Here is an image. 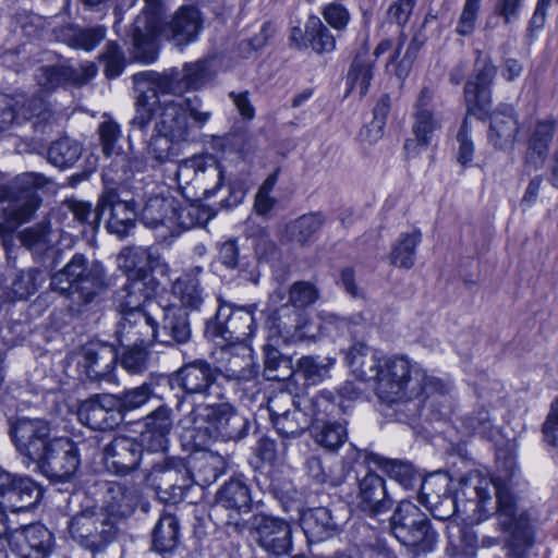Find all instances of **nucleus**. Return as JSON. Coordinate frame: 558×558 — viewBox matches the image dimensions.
Masks as SVG:
<instances>
[{
    "instance_id": "nucleus-1",
    "label": "nucleus",
    "mask_w": 558,
    "mask_h": 558,
    "mask_svg": "<svg viewBox=\"0 0 558 558\" xmlns=\"http://www.w3.org/2000/svg\"><path fill=\"white\" fill-rule=\"evenodd\" d=\"M490 488L497 498L498 526L509 533L506 541L508 558H524L535 543L532 515L499 481L490 483L476 473H470L459 480L454 496L448 495L438 502H427L435 519L449 520L458 512L463 520L481 521L495 509Z\"/></svg>"
},
{
    "instance_id": "nucleus-2",
    "label": "nucleus",
    "mask_w": 558,
    "mask_h": 558,
    "mask_svg": "<svg viewBox=\"0 0 558 558\" xmlns=\"http://www.w3.org/2000/svg\"><path fill=\"white\" fill-rule=\"evenodd\" d=\"M140 493L135 486L109 483L101 507L85 506L68 522L69 535L77 545L92 553L105 550L122 532V524L135 511Z\"/></svg>"
},
{
    "instance_id": "nucleus-3",
    "label": "nucleus",
    "mask_w": 558,
    "mask_h": 558,
    "mask_svg": "<svg viewBox=\"0 0 558 558\" xmlns=\"http://www.w3.org/2000/svg\"><path fill=\"white\" fill-rule=\"evenodd\" d=\"M214 76L213 60L201 59L185 63L182 74L175 70L168 73L143 71L132 76L136 93L135 124L145 126L151 117V105L156 102V93L181 95L189 89L203 87Z\"/></svg>"
},
{
    "instance_id": "nucleus-4",
    "label": "nucleus",
    "mask_w": 558,
    "mask_h": 558,
    "mask_svg": "<svg viewBox=\"0 0 558 558\" xmlns=\"http://www.w3.org/2000/svg\"><path fill=\"white\" fill-rule=\"evenodd\" d=\"M50 287L61 294H73L74 304L69 310L80 315L99 303L110 282L101 263L89 262L85 255L76 253L62 269L51 276Z\"/></svg>"
},
{
    "instance_id": "nucleus-5",
    "label": "nucleus",
    "mask_w": 558,
    "mask_h": 558,
    "mask_svg": "<svg viewBox=\"0 0 558 558\" xmlns=\"http://www.w3.org/2000/svg\"><path fill=\"white\" fill-rule=\"evenodd\" d=\"M436 387V379L427 376L416 363L395 355L385 357L375 390L379 399L392 403L418 398Z\"/></svg>"
},
{
    "instance_id": "nucleus-6",
    "label": "nucleus",
    "mask_w": 558,
    "mask_h": 558,
    "mask_svg": "<svg viewBox=\"0 0 558 558\" xmlns=\"http://www.w3.org/2000/svg\"><path fill=\"white\" fill-rule=\"evenodd\" d=\"M289 308H283L278 316H271L267 322L268 336L264 347V374L269 380H283L292 374L289 366L290 361L281 355L278 347L281 343H295L308 337V332L304 331L301 314L294 311L292 315H289Z\"/></svg>"
},
{
    "instance_id": "nucleus-7",
    "label": "nucleus",
    "mask_w": 558,
    "mask_h": 558,
    "mask_svg": "<svg viewBox=\"0 0 558 558\" xmlns=\"http://www.w3.org/2000/svg\"><path fill=\"white\" fill-rule=\"evenodd\" d=\"M392 535L404 546L417 551H432L437 543V533L426 514L410 500L398 504L390 518Z\"/></svg>"
},
{
    "instance_id": "nucleus-8",
    "label": "nucleus",
    "mask_w": 558,
    "mask_h": 558,
    "mask_svg": "<svg viewBox=\"0 0 558 558\" xmlns=\"http://www.w3.org/2000/svg\"><path fill=\"white\" fill-rule=\"evenodd\" d=\"M227 523L239 533L246 529L255 544L268 554L282 556L292 550V526L286 519L257 512L245 522H232L230 518Z\"/></svg>"
},
{
    "instance_id": "nucleus-9",
    "label": "nucleus",
    "mask_w": 558,
    "mask_h": 558,
    "mask_svg": "<svg viewBox=\"0 0 558 558\" xmlns=\"http://www.w3.org/2000/svg\"><path fill=\"white\" fill-rule=\"evenodd\" d=\"M146 478L158 494L168 502L182 501L194 485L192 470L186 461L179 457L160 458L144 468Z\"/></svg>"
},
{
    "instance_id": "nucleus-10",
    "label": "nucleus",
    "mask_w": 558,
    "mask_h": 558,
    "mask_svg": "<svg viewBox=\"0 0 558 558\" xmlns=\"http://www.w3.org/2000/svg\"><path fill=\"white\" fill-rule=\"evenodd\" d=\"M171 381L186 395L202 396L207 403L226 399L220 369L203 359L183 364L173 373Z\"/></svg>"
},
{
    "instance_id": "nucleus-11",
    "label": "nucleus",
    "mask_w": 558,
    "mask_h": 558,
    "mask_svg": "<svg viewBox=\"0 0 558 558\" xmlns=\"http://www.w3.org/2000/svg\"><path fill=\"white\" fill-rule=\"evenodd\" d=\"M46 183V177L31 172L14 186H0V211L9 223L19 225L32 218L41 202L37 190Z\"/></svg>"
},
{
    "instance_id": "nucleus-12",
    "label": "nucleus",
    "mask_w": 558,
    "mask_h": 558,
    "mask_svg": "<svg viewBox=\"0 0 558 558\" xmlns=\"http://www.w3.org/2000/svg\"><path fill=\"white\" fill-rule=\"evenodd\" d=\"M175 180L180 189L192 187L210 198L223 184V169L213 155L193 156L177 165Z\"/></svg>"
},
{
    "instance_id": "nucleus-13",
    "label": "nucleus",
    "mask_w": 558,
    "mask_h": 558,
    "mask_svg": "<svg viewBox=\"0 0 558 558\" xmlns=\"http://www.w3.org/2000/svg\"><path fill=\"white\" fill-rule=\"evenodd\" d=\"M99 210L108 213L107 230L120 238L128 235L134 227L137 209L130 193L121 190L120 185L104 173V191L99 195Z\"/></svg>"
},
{
    "instance_id": "nucleus-14",
    "label": "nucleus",
    "mask_w": 558,
    "mask_h": 558,
    "mask_svg": "<svg viewBox=\"0 0 558 558\" xmlns=\"http://www.w3.org/2000/svg\"><path fill=\"white\" fill-rule=\"evenodd\" d=\"M253 312L246 307L220 305L215 317L207 322L205 332L214 341H225L230 345L246 344L254 331Z\"/></svg>"
},
{
    "instance_id": "nucleus-15",
    "label": "nucleus",
    "mask_w": 558,
    "mask_h": 558,
    "mask_svg": "<svg viewBox=\"0 0 558 558\" xmlns=\"http://www.w3.org/2000/svg\"><path fill=\"white\" fill-rule=\"evenodd\" d=\"M192 207L182 208L173 197L155 196L144 205L141 214L143 223L153 230H160V236L173 235L179 228L193 226Z\"/></svg>"
},
{
    "instance_id": "nucleus-16",
    "label": "nucleus",
    "mask_w": 558,
    "mask_h": 558,
    "mask_svg": "<svg viewBox=\"0 0 558 558\" xmlns=\"http://www.w3.org/2000/svg\"><path fill=\"white\" fill-rule=\"evenodd\" d=\"M9 435L16 451L34 462L50 444L51 425L43 417L12 416L8 420Z\"/></svg>"
},
{
    "instance_id": "nucleus-17",
    "label": "nucleus",
    "mask_w": 558,
    "mask_h": 558,
    "mask_svg": "<svg viewBox=\"0 0 558 558\" xmlns=\"http://www.w3.org/2000/svg\"><path fill=\"white\" fill-rule=\"evenodd\" d=\"M192 414L208 421L216 437L222 441H239L248 435V420L228 402L218 401L198 405Z\"/></svg>"
},
{
    "instance_id": "nucleus-18",
    "label": "nucleus",
    "mask_w": 558,
    "mask_h": 558,
    "mask_svg": "<svg viewBox=\"0 0 558 558\" xmlns=\"http://www.w3.org/2000/svg\"><path fill=\"white\" fill-rule=\"evenodd\" d=\"M162 93H156V102L151 105V117L148 123L141 128L135 124L136 112L131 120V126L142 132L146 131L153 120H155V131L162 134L172 141L184 142L190 136V124L185 109L181 101L166 100L160 101L159 96Z\"/></svg>"
},
{
    "instance_id": "nucleus-19",
    "label": "nucleus",
    "mask_w": 558,
    "mask_h": 558,
    "mask_svg": "<svg viewBox=\"0 0 558 558\" xmlns=\"http://www.w3.org/2000/svg\"><path fill=\"white\" fill-rule=\"evenodd\" d=\"M19 239L34 259L47 269H52L62 260V251L57 246L61 239V229L53 228L50 221H41L25 228Z\"/></svg>"
},
{
    "instance_id": "nucleus-20",
    "label": "nucleus",
    "mask_w": 558,
    "mask_h": 558,
    "mask_svg": "<svg viewBox=\"0 0 558 558\" xmlns=\"http://www.w3.org/2000/svg\"><path fill=\"white\" fill-rule=\"evenodd\" d=\"M34 463L49 478L65 482L78 469L80 458L76 445L66 437H54Z\"/></svg>"
},
{
    "instance_id": "nucleus-21",
    "label": "nucleus",
    "mask_w": 558,
    "mask_h": 558,
    "mask_svg": "<svg viewBox=\"0 0 558 558\" xmlns=\"http://www.w3.org/2000/svg\"><path fill=\"white\" fill-rule=\"evenodd\" d=\"M5 541L19 558H49L56 546L52 532L39 523L9 527Z\"/></svg>"
},
{
    "instance_id": "nucleus-22",
    "label": "nucleus",
    "mask_w": 558,
    "mask_h": 558,
    "mask_svg": "<svg viewBox=\"0 0 558 558\" xmlns=\"http://www.w3.org/2000/svg\"><path fill=\"white\" fill-rule=\"evenodd\" d=\"M433 97V92L424 87L416 100L412 124L414 138H408L404 143V150L410 157L425 150L430 145L434 133L441 128V121L432 105Z\"/></svg>"
},
{
    "instance_id": "nucleus-23",
    "label": "nucleus",
    "mask_w": 558,
    "mask_h": 558,
    "mask_svg": "<svg viewBox=\"0 0 558 558\" xmlns=\"http://www.w3.org/2000/svg\"><path fill=\"white\" fill-rule=\"evenodd\" d=\"M165 1L145 0L143 13L134 22L133 54L142 63H151L156 60L153 39L165 11Z\"/></svg>"
},
{
    "instance_id": "nucleus-24",
    "label": "nucleus",
    "mask_w": 558,
    "mask_h": 558,
    "mask_svg": "<svg viewBox=\"0 0 558 558\" xmlns=\"http://www.w3.org/2000/svg\"><path fill=\"white\" fill-rule=\"evenodd\" d=\"M41 497L37 484L27 476H19L0 469V509L20 512L34 507Z\"/></svg>"
},
{
    "instance_id": "nucleus-25",
    "label": "nucleus",
    "mask_w": 558,
    "mask_h": 558,
    "mask_svg": "<svg viewBox=\"0 0 558 558\" xmlns=\"http://www.w3.org/2000/svg\"><path fill=\"white\" fill-rule=\"evenodd\" d=\"M157 326L155 307L146 312H130L122 315L116 335L122 347H149L157 342Z\"/></svg>"
},
{
    "instance_id": "nucleus-26",
    "label": "nucleus",
    "mask_w": 558,
    "mask_h": 558,
    "mask_svg": "<svg viewBox=\"0 0 558 558\" xmlns=\"http://www.w3.org/2000/svg\"><path fill=\"white\" fill-rule=\"evenodd\" d=\"M557 126L558 120L547 117L535 121L524 130L525 169L536 171L545 165Z\"/></svg>"
},
{
    "instance_id": "nucleus-27",
    "label": "nucleus",
    "mask_w": 558,
    "mask_h": 558,
    "mask_svg": "<svg viewBox=\"0 0 558 558\" xmlns=\"http://www.w3.org/2000/svg\"><path fill=\"white\" fill-rule=\"evenodd\" d=\"M202 28L203 17L198 9L193 5H183L174 12L168 23L159 22L153 40H156V36L160 34L175 46L183 47L194 43ZM154 46H156V41H154ZM155 49L157 50V47Z\"/></svg>"
},
{
    "instance_id": "nucleus-28",
    "label": "nucleus",
    "mask_w": 558,
    "mask_h": 558,
    "mask_svg": "<svg viewBox=\"0 0 558 558\" xmlns=\"http://www.w3.org/2000/svg\"><path fill=\"white\" fill-rule=\"evenodd\" d=\"M97 73L93 63L75 68L69 64L43 65L36 70L35 80L40 90L49 94L59 87L83 85L88 83Z\"/></svg>"
},
{
    "instance_id": "nucleus-29",
    "label": "nucleus",
    "mask_w": 558,
    "mask_h": 558,
    "mask_svg": "<svg viewBox=\"0 0 558 558\" xmlns=\"http://www.w3.org/2000/svg\"><path fill=\"white\" fill-rule=\"evenodd\" d=\"M156 311L157 342L169 347L187 343L192 337L186 311L178 304L154 305Z\"/></svg>"
},
{
    "instance_id": "nucleus-30",
    "label": "nucleus",
    "mask_w": 558,
    "mask_h": 558,
    "mask_svg": "<svg viewBox=\"0 0 558 558\" xmlns=\"http://www.w3.org/2000/svg\"><path fill=\"white\" fill-rule=\"evenodd\" d=\"M81 423L92 429H113L122 422L117 408V398L111 393L96 395L83 401L77 409Z\"/></svg>"
},
{
    "instance_id": "nucleus-31",
    "label": "nucleus",
    "mask_w": 558,
    "mask_h": 558,
    "mask_svg": "<svg viewBox=\"0 0 558 558\" xmlns=\"http://www.w3.org/2000/svg\"><path fill=\"white\" fill-rule=\"evenodd\" d=\"M104 459L109 471L118 475H126L146 462L137 439L128 436H117L104 449Z\"/></svg>"
},
{
    "instance_id": "nucleus-32",
    "label": "nucleus",
    "mask_w": 558,
    "mask_h": 558,
    "mask_svg": "<svg viewBox=\"0 0 558 558\" xmlns=\"http://www.w3.org/2000/svg\"><path fill=\"white\" fill-rule=\"evenodd\" d=\"M159 289V281L155 278H146V281L128 280L116 292L114 307L121 314L130 312H146L153 305H160L154 301Z\"/></svg>"
},
{
    "instance_id": "nucleus-33",
    "label": "nucleus",
    "mask_w": 558,
    "mask_h": 558,
    "mask_svg": "<svg viewBox=\"0 0 558 558\" xmlns=\"http://www.w3.org/2000/svg\"><path fill=\"white\" fill-rule=\"evenodd\" d=\"M356 507L364 513L376 517L389 511L393 505L386 481L374 472L357 480Z\"/></svg>"
},
{
    "instance_id": "nucleus-34",
    "label": "nucleus",
    "mask_w": 558,
    "mask_h": 558,
    "mask_svg": "<svg viewBox=\"0 0 558 558\" xmlns=\"http://www.w3.org/2000/svg\"><path fill=\"white\" fill-rule=\"evenodd\" d=\"M171 428V410L167 407H159L146 417L145 429L137 439L146 459L153 453H162L168 449Z\"/></svg>"
},
{
    "instance_id": "nucleus-35",
    "label": "nucleus",
    "mask_w": 558,
    "mask_h": 558,
    "mask_svg": "<svg viewBox=\"0 0 558 558\" xmlns=\"http://www.w3.org/2000/svg\"><path fill=\"white\" fill-rule=\"evenodd\" d=\"M162 265L161 256L154 247L124 248L118 256V266L128 280L154 278L151 271Z\"/></svg>"
},
{
    "instance_id": "nucleus-36",
    "label": "nucleus",
    "mask_w": 558,
    "mask_h": 558,
    "mask_svg": "<svg viewBox=\"0 0 558 558\" xmlns=\"http://www.w3.org/2000/svg\"><path fill=\"white\" fill-rule=\"evenodd\" d=\"M280 403H292L289 393L280 392L268 401V410L271 422L279 435L286 438H295L307 428L306 415L298 410L279 411Z\"/></svg>"
},
{
    "instance_id": "nucleus-37",
    "label": "nucleus",
    "mask_w": 558,
    "mask_h": 558,
    "mask_svg": "<svg viewBox=\"0 0 558 558\" xmlns=\"http://www.w3.org/2000/svg\"><path fill=\"white\" fill-rule=\"evenodd\" d=\"M384 356L379 351L363 342L354 343L345 355V361L352 374L362 381L374 380L380 375Z\"/></svg>"
},
{
    "instance_id": "nucleus-38",
    "label": "nucleus",
    "mask_w": 558,
    "mask_h": 558,
    "mask_svg": "<svg viewBox=\"0 0 558 558\" xmlns=\"http://www.w3.org/2000/svg\"><path fill=\"white\" fill-rule=\"evenodd\" d=\"M497 69L489 59L478 58L475 62L474 80H469L464 87L468 110L473 107L484 108L490 101L489 89Z\"/></svg>"
},
{
    "instance_id": "nucleus-39",
    "label": "nucleus",
    "mask_w": 558,
    "mask_h": 558,
    "mask_svg": "<svg viewBox=\"0 0 558 558\" xmlns=\"http://www.w3.org/2000/svg\"><path fill=\"white\" fill-rule=\"evenodd\" d=\"M202 271L203 268L201 266H194L185 270L172 282V296L184 311H199L205 301L204 288L199 282Z\"/></svg>"
},
{
    "instance_id": "nucleus-40",
    "label": "nucleus",
    "mask_w": 558,
    "mask_h": 558,
    "mask_svg": "<svg viewBox=\"0 0 558 558\" xmlns=\"http://www.w3.org/2000/svg\"><path fill=\"white\" fill-rule=\"evenodd\" d=\"M117 361L118 354L112 344L90 343L83 349L82 366L92 380L109 379Z\"/></svg>"
},
{
    "instance_id": "nucleus-41",
    "label": "nucleus",
    "mask_w": 558,
    "mask_h": 558,
    "mask_svg": "<svg viewBox=\"0 0 558 558\" xmlns=\"http://www.w3.org/2000/svg\"><path fill=\"white\" fill-rule=\"evenodd\" d=\"M518 132L519 123L511 106H505L492 114L487 138L495 148H513Z\"/></svg>"
},
{
    "instance_id": "nucleus-42",
    "label": "nucleus",
    "mask_w": 558,
    "mask_h": 558,
    "mask_svg": "<svg viewBox=\"0 0 558 558\" xmlns=\"http://www.w3.org/2000/svg\"><path fill=\"white\" fill-rule=\"evenodd\" d=\"M226 353L229 357L226 360L223 369H220L222 383L225 380L248 381L256 376L252 350L247 344L230 345Z\"/></svg>"
},
{
    "instance_id": "nucleus-43",
    "label": "nucleus",
    "mask_w": 558,
    "mask_h": 558,
    "mask_svg": "<svg viewBox=\"0 0 558 558\" xmlns=\"http://www.w3.org/2000/svg\"><path fill=\"white\" fill-rule=\"evenodd\" d=\"M216 506L236 514L251 510L252 497L243 476L231 477L216 493Z\"/></svg>"
},
{
    "instance_id": "nucleus-44",
    "label": "nucleus",
    "mask_w": 558,
    "mask_h": 558,
    "mask_svg": "<svg viewBox=\"0 0 558 558\" xmlns=\"http://www.w3.org/2000/svg\"><path fill=\"white\" fill-rule=\"evenodd\" d=\"M311 435L318 446L328 451L338 450L348 440L345 422L315 418L311 426Z\"/></svg>"
},
{
    "instance_id": "nucleus-45",
    "label": "nucleus",
    "mask_w": 558,
    "mask_h": 558,
    "mask_svg": "<svg viewBox=\"0 0 558 558\" xmlns=\"http://www.w3.org/2000/svg\"><path fill=\"white\" fill-rule=\"evenodd\" d=\"M448 545L446 555L450 558H473L476 553L477 541L474 532L450 521L447 525Z\"/></svg>"
},
{
    "instance_id": "nucleus-46",
    "label": "nucleus",
    "mask_w": 558,
    "mask_h": 558,
    "mask_svg": "<svg viewBox=\"0 0 558 558\" xmlns=\"http://www.w3.org/2000/svg\"><path fill=\"white\" fill-rule=\"evenodd\" d=\"M192 475L194 484L209 486L215 483L225 471L222 457L213 452H201L191 457Z\"/></svg>"
},
{
    "instance_id": "nucleus-47",
    "label": "nucleus",
    "mask_w": 558,
    "mask_h": 558,
    "mask_svg": "<svg viewBox=\"0 0 558 558\" xmlns=\"http://www.w3.org/2000/svg\"><path fill=\"white\" fill-rule=\"evenodd\" d=\"M302 526L308 538L322 542L333 535L337 523L327 508L318 507L302 515Z\"/></svg>"
},
{
    "instance_id": "nucleus-48",
    "label": "nucleus",
    "mask_w": 558,
    "mask_h": 558,
    "mask_svg": "<svg viewBox=\"0 0 558 558\" xmlns=\"http://www.w3.org/2000/svg\"><path fill=\"white\" fill-rule=\"evenodd\" d=\"M180 538L179 520L171 513L160 515L153 530V547L158 553H169L173 550Z\"/></svg>"
},
{
    "instance_id": "nucleus-49",
    "label": "nucleus",
    "mask_w": 558,
    "mask_h": 558,
    "mask_svg": "<svg viewBox=\"0 0 558 558\" xmlns=\"http://www.w3.org/2000/svg\"><path fill=\"white\" fill-rule=\"evenodd\" d=\"M336 359L320 355H304L296 363V371L310 385H318L330 377Z\"/></svg>"
},
{
    "instance_id": "nucleus-50",
    "label": "nucleus",
    "mask_w": 558,
    "mask_h": 558,
    "mask_svg": "<svg viewBox=\"0 0 558 558\" xmlns=\"http://www.w3.org/2000/svg\"><path fill=\"white\" fill-rule=\"evenodd\" d=\"M318 298L319 291L313 283L308 281H296L289 289V303L291 306L283 305L272 316H278L283 308L290 310L289 315H292V312L296 311L302 316L304 331H307V323L301 308L314 304Z\"/></svg>"
},
{
    "instance_id": "nucleus-51",
    "label": "nucleus",
    "mask_w": 558,
    "mask_h": 558,
    "mask_svg": "<svg viewBox=\"0 0 558 558\" xmlns=\"http://www.w3.org/2000/svg\"><path fill=\"white\" fill-rule=\"evenodd\" d=\"M461 427L465 434L478 435L485 439L493 440L499 434V427L495 424L489 412L481 407L461 418Z\"/></svg>"
},
{
    "instance_id": "nucleus-52",
    "label": "nucleus",
    "mask_w": 558,
    "mask_h": 558,
    "mask_svg": "<svg viewBox=\"0 0 558 558\" xmlns=\"http://www.w3.org/2000/svg\"><path fill=\"white\" fill-rule=\"evenodd\" d=\"M420 230L401 233L399 241L390 253V263L403 269H410L415 263L416 246L421 242Z\"/></svg>"
},
{
    "instance_id": "nucleus-53",
    "label": "nucleus",
    "mask_w": 558,
    "mask_h": 558,
    "mask_svg": "<svg viewBox=\"0 0 558 558\" xmlns=\"http://www.w3.org/2000/svg\"><path fill=\"white\" fill-rule=\"evenodd\" d=\"M15 100H19L17 105L20 118L22 122L37 119L34 122V126L38 128L43 124V132H46L47 129L51 130V125L49 123L52 118V113L49 109L48 104L41 96H33L32 98L24 99L23 97H17Z\"/></svg>"
},
{
    "instance_id": "nucleus-54",
    "label": "nucleus",
    "mask_w": 558,
    "mask_h": 558,
    "mask_svg": "<svg viewBox=\"0 0 558 558\" xmlns=\"http://www.w3.org/2000/svg\"><path fill=\"white\" fill-rule=\"evenodd\" d=\"M81 155L82 147L76 141L70 137H61L51 143L47 158L54 167L64 169L72 167Z\"/></svg>"
},
{
    "instance_id": "nucleus-55",
    "label": "nucleus",
    "mask_w": 558,
    "mask_h": 558,
    "mask_svg": "<svg viewBox=\"0 0 558 558\" xmlns=\"http://www.w3.org/2000/svg\"><path fill=\"white\" fill-rule=\"evenodd\" d=\"M324 219L318 214L303 215L286 226V233L291 241L307 243L322 228Z\"/></svg>"
},
{
    "instance_id": "nucleus-56",
    "label": "nucleus",
    "mask_w": 558,
    "mask_h": 558,
    "mask_svg": "<svg viewBox=\"0 0 558 558\" xmlns=\"http://www.w3.org/2000/svg\"><path fill=\"white\" fill-rule=\"evenodd\" d=\"M305 35L311 47L318 53L330 52L336 47V40L329 28L318 16L312 15L305 24Z\"/></svg>"
},
{
    "instance_id": "nucleus-57",
    "label": "nucleus",
    "mask_w": 558,
    "mask_h": 558,
    "mask_svg": "<svg viewBox=\"0 0 558 558\" xmlns=\"http://www.w3.org/2000/svg\"><path fill=\"white\" fill-rule=\"evenodd\" d=\"M371 461L404 487L412 486L413 481L416 478L413 466L408 462L386 459L380 456H371Z\"/></svg>"
},
{
    "instance_id": "nucleus-58",
    "label": "nucleus",
    "mask_w": 558,
    "mask_h": 558,
    "mask_svg": "<svg viewBox=\"0 0 558 558\" xmlns=\"http://www.w3.org/2000/svg\"><path fill=\"white\" fill-rule=\"evenodd\" d=\"M151 396L153 387L147 383H144L138 387L126 389L120 395H114L117 398V408L122 417L126 412L136 410L144 405Z\"/></svg>"
},
{
    "instance_id": "nucleus-59",
    "label": "nucleus",
    "mask_w": 558,
    "mask_h": 558,
    "mask_svg": "<svg viewBox=\"0 0 558 558\" xmlns=\"http://www.w3.org/2000/svg\"><path fill=\"white\" fill-rule=\"evenodd\" d=\"M171 138L157 133L151 136L146 147V157L153 162V167L171 161L178 153L175 151Z\"/></svg>"
},
{
    "instance_id": "nucleus-60",
    "label": "nucleus",
    "mask_w": 558,
    "mask_h": 558,
    "mask_svg": "<svg viewBox=\"0 0 558 558\" xmlns=\"http://www.w3.org/2000/svg\"><path fill=\"white\" fill-rule=\"evenodd\" d=\"M373 78V65L366 60L355 58L348 73L350 89H357L360 96L366 95Z\"/></svg>"
},
{
    "instance_id": "nucleus-61",
    "label": "nucleus",
    "mask_w": 558,
    "mask_h": 558,
    "mask_svg": "<svg viewBox=\"0 0 558 558\" xmlns=\"http://www.w3.org/2000/svg\"><path fill=\"white\" fill-rule=\"evenodd\" d=\"M390 108L389 95H383L374 107V118L362 132V135L368 138L369 142H376L383 135V129L386 124V118Z\"/></svg>"
},
{
    "instance_id": "nucleus-62",
    "label": "nucleus",
    "mask_w": 558,
    "mask_h": 558,
    "mask_svg": "<svg viewBox=\"0 0 558 558\" xmlns=\"http://www.w3.org/2000/svg\"><path fill=\"white\" fill-rule=\"evenodd\" d=\"M65 206L76 221L88 225L93 230L98 228L102 217V210H99V201L95 208L89 202L84 201H68Z\"/></svg>"
},
{
    "instance_id": "nucleus-63",
    "label": "nucleus",
    "mask_w": 558,
    "mask_h": 558,
    "mask_svg": "<svg viewBox=\"0 0 558 558\" xmlns=\"http://www.w3.org/2000/svg\"><path fill=\"white\" fill-rule=\"evenodd\" d=\"M41 271L37 268L21 270L12 282V291L19 300H26L33 295L39 287Z\"/></svg>"
},
{
    "instance_id": "nucleus-64",
    "label": "nucleus",
    "mask_w": 558,
    "mask_h": 558,
    "mask_svg": "<svg viewBox=\"0 0 558 558\" xmlns=\"http://www.w3.org/2000/svg\"><path fill=\"white\" fill-rule=\"evenodd\" d=\"M105 36L106 28L102 26L81 28L72 34L69 44L71 47L90 51L105 39Z\"/></svg>"
}]
</instances>
